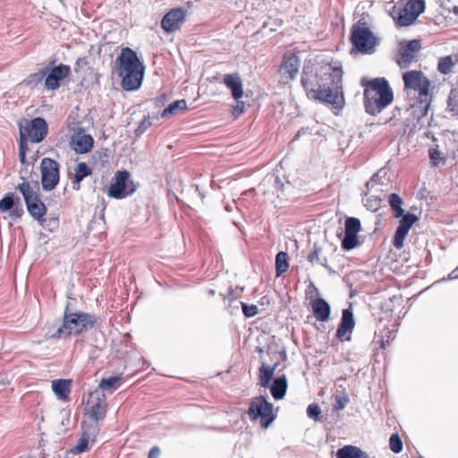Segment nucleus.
<instances>
[{
  "mask_svg": "<svg viewBox=\"0 0 458 458\" xmlns=\"http://www.w3.org/2000/svg\"><path fill=\"white\" fill-rule=\"evenodd\" d=\"M364 206L370 211H377L381 206V198L374 191H364V197L362 199Z\"/></svg>",
  "mask_w": 458,
  "mask_h": 458,
  "instance_id": "7c9ffc66",
  "label": "nucleus"
},
{
  "mask_svg": "<svg viewBox=\"0 0 458 458\" xmlns=\"http://www.w3.org/2000/svg\"><path fill=\"white\" fill-rule=\"evenodd\" d=\"M72 381L69 379H55L52 381V390L58 399L67 400Z\"/></svg>",
  "mask_w": 458,
  "mask_h": 458,
  "instance_id": "bb28decb",
  "label": "nucleus"
},
{
  "mask_svg": "<svg viewBox=\"0 0 458 458\" xmlns=\"http://www.w3.org/2000/svg\"><path fill=\"white\" fill-rule=\"evenodd\" d=\"M388 203L392 210L394 211L395 217H400L403 215L404 209L402 208L403 202L402 198L398 194H389Z\"/></svg>",
  "mask_w": 458,
  "mask_h": 458,
  "instance_id": "f704fd0d",
  "label": "nucleus"
},
{
  "mask_svg": "<svg viewBox=\"0 0 458 458\" xmlns=\"http://www.w3.org/2000/svg\"><path fill=\"white\" fill-rule=\"evenodd\" d=\"M225 210H226V211H228V212L232 211V206H231V205H229V204H226V205H225Z\"/></svg>",
  "mask_w": 458,
  "mask_h": 458,
  "instance_id": "bf43d9fd",
  "label": "nucleus"
},
{
  "mask_svg": "<svg viewBox=\"0 0 458 458\" xmlns=\"http://www.w3.org/2000/svg\"><path fill=\"white\" fill-rule=\"evenodd\" d=\"M405 89L417 91L420 98L432 97L429 93L430 81L420 71H409L403 74Z\"/></svg>",
  "mask_w": 458,
  "mask_h": 458,
  "instance_id": "9d476101",
  "label": "nucleus"
},
{
  "mask_svg": "<svg viewBox=\"0 0 458 458\" xmlns=\"http://www.w3.org/2000/svg\"><path fill=\"white\" fill-rule=\"evenodd\" d=\"M71 73L70 66L59 64L53 68L48 66V71L44 80V88L47 90H55L61 86V81L67 78Z\"/></svg>",
  "mask_w": 458,
  "mask_h": 458,
  "instance_id": "4468645a",
  "label": "nucleus"
},
{
  "mask_svg": "<svg viewBox=\"0 0 458 458\" xmlns=\"http://www.w3.org/2000/svg\"><path fill=\"white\" fill-rule=\"evenodd\" d=\"M10 216L13 218H20L23 215L24 210L19 197H16V205L10 210Z\"/></svg>",
  "mask_w": 458,
  "mask_h": 458,
  "instance_id": "a18cd8bd",
  "label": "nucleus"
},
{
  "mask_svg": "<svg viewBox=\"0 0 458 458\" xmlns=\"http://www.w3.org/2000/svg\"><path fill=\"white\" fill-rule=\"evenodd\" d=\"M274 187L276 189L277 196L280 197V195L283 194L285 186L282 182L281 179L277 176L274 180Z\"/></svg>",
  "mask_w": 458,
  "mask_h": 458,
  "instance_id": "8fccbe9b",
  "label": "nucleus"
},
{
  "mask_svg": "<svg viewBox=\"0 0 458 458\" xmlns=\"http://www.w3.org/2000/svg\"><path fill=\"white\" fill-rule=\"evenodd\" d=\"M98 318L92 313L64 311L62 326L50 338L60 339L72 335H80L96 327Z\"/></svg>",
  "mask_w": 458,
  "mask_h": 458,
  "instance_id": "20e7f679",
  "label": "nucleus"
},
{
  "mask_svg": "<svg viewBox=\"0 0 458 458\" xmlns=\"http://www.w3.org/2000/svg\"><path fill=\"white\" fill-rule=\"evenodd\" d=\"M165 94L161 95L159 98H157L155 100L156 106H160L164 105V100L165 99Z\"/></svg>",
  "mask_w": 458,
  "mask_h": 458,
  "instance_id": "5fc2aeb1",
  "label": "nucleus"
},
{
  "mask_svg": "<svg viewBox=\"0 0 458 458\" xmlns=\"http://www.w3.org/2000/svg\"><path fill=\"white\" fill-rule=\"evenodd\" d=\"M401 220L399 225L394 233L393 245L397 249L401 250L403 247V242L408 234L411 227L418 221V216L411 213H407L400 216Z\"/></svg>",
  "mask_w": 458,
  "mask_h": 458,
  "instance_id": "dca6fc26",
  "label": "nucleus"
},
{
  "mask_svg": "<svg viewBox=\"0 0 458 458\" xmlns=\"http://www.w3.org/2000/svg\"><path fill=\"white\" fill-rule=\"evenodd\" d=\"M236 101H237V108L240 109L241 112H242L243 108H244V103L241 102L239 100H236Z\"/></svg>",
  "mask_w": 458,
  "mask_h": 458,
  "instance_id": "13d9d810",
  "label": "nucleus"
},
{
  "mask_svg": "<svg viewBox=\"0 0 458 458\" xmlns=\"http://www.w3.org/2000/svg\"><path fill=\"white\" fill-rule=\"evenodd\" d=\"M389 447L394 454H400L403 451V442L398 434H392L389 439Z\"/></svg>",
  "mask_w": 458,
  "mask_h": 458,
  "instance_id": "79ce46f5",
  "label": "nucleus"
},
{
  "mask_svg": "<svg viewBox=\"0 0 458 458\" xmlns=\"http://www.w3.org/2000/svg\"><path fill=\"white\" fill-rule=\"evenodd\" d=\"M232 302H234L235 309H238V304L242 306V313L247 318H252L256 316L259 312V309L256 305H248L245 302L242 301H237L236 300H232Z\"/></svg>",
  "mask_w": 458,
  "mask_h": 458,
  "instance_id": "a19ab883",
  "label": "nucleus"
},
{
  "mask_svg": "<svg viewBox=\"0 0 458 458\" xmlns=\"http://www.w3.org/2000/svg\"><path fill=\"white\" fill-rule=\"evenodd\" d=\"M343 71L331 65H304L301 83L307 97L332 106L344 108L345 100L343 91Z\"/></svg>",
  "mask_w": 458,
  "mask_h": 458,
  "instance_id": "f257e3e1",
  "label": "nucleus"
},
{
  "mask_svg": "<svg viewBox=\"0 0 458 458\" xmlns=\"http://www.w3.org/2000/svg\"><path fill=\"white\" fill-rule=\"evenodd\" d=\"M454 62L451 55L441 57L438 60L437 69L442 74H448L454 68Z\"/></svg>",
  "mask_w": 458,
  "mask_h": 458,
  "instance_id": "58836bf2",
  "label": "nucleus"
},
{
  "mask_svg": "<svg viewBox=\"0 0 458 458\" xmlns=\"http://www.w3.org/2000/svg\"><path fill=\"white\" fill-rule=\"evenodd\" d=\"M16 189L22 194L23 199L26 204L29 214L37 221L47 214V207L40 199L38 192V188L35 190L28 182H23L16 187Z\"/></svg>",
  "mask_w": 458,
  "mask_h": 458,
  "instance_id": "423d86ee",
  "label": "nucleus"
},
{
  "mask_svg": "<svg viewBox=\"0 0 458 458\" xmlns=\"http://www.w3.org/2000/svg\"><path fill=\"white\" fill-rule=\"evenodd\" d=\"M151 125V123L148 121V117H145L138 126L136 132L138 134L143 133L149 126Z\"/></svg>",
  "mask_w": 458,
  "mask_h": 458,
  "instance_id": "3c124183",
  "label": "nucleus"
},
{
  "mask_svg": "<svg viewBox=\"0 0 458 458\" xmlns=\"http://www.w3.org/2000/svg\"><path fill=\"white\" fill-rule=\"evenodd\" d=\"M447 107L453 115L458 116V103L455 102L450 96L447 101Z\"/></svg>",
  "mask_w": 458,
  "mask_h": 458,
  "instance_id": "09e8293b",
  "label": "nucleus"
},
{
  "mask_svg": "<svg viewBox=\"0 0 458 458\" xmlns=\"http://www.w3.org/2000/svg\"><path fill=\"white\" fill-rule=\"evenodd\" d=\"M90 417L98 421L103 420L106 413V397L101 391L96 390L89 394Z\"/></svg>",
  "mask_w": 458,
  "mask_h": 458,
  "instance_id": "f3484780",
  "label": "nucleus"
},
{
  "mask_svg": "<svg viewBox=\"0 0 458 458\" xmlns=\"http://www.w3.org/2000/svg\"><path fill=\"white\" fill-rule=\"evenodd\" d=\"M121 377L117 376L102 378L99 382V388L102 391H113L117 388V384Z\"/></svg>",
  "mask_w": 458,
  "mask_h": 458,
  "instance_id": "4c0bfd02",
  "label": "nucleus"
},
{
  "mask_svg": "<svg viewBox=\"0 0 458 458\" xmlns=\"http://www.w3.org/2000/svg\"><path fill=\"white\" fill-rule=\"evenodd\" d=\"M19 159L21 164H24L26 161V153L19 152Z\"/></svg>",
  "mask_w": 458,
  "mask_h": 458,
  "instance_id": "4d7b16f0",
  "label": "nucleus"
},
{
  "mask_svg": "<svg viewBox=\"0 0 458 458\" xmlns=\"http://www.w3.org/2000/svg\"><path fill=\"white\" fill-rule=\"evenodd\" d=\"M349 402H350V399L346 394H344L342 395L337 394L335 396V403L333 404V410L334 411H342L346 407V405L349 403Z\"/></svg>",
  "mask_w": 458,
  "mask_h": 458,
  "instance_id": "37998d69",
  "label": "nucleus"
},
{
  "mask_svg": "<svg viewBox=\"0 0 458 458\" xmlns=\"http://www.w3.org/2000/svg\"><path fill=\"white\" fill-rule=\"evenodd\" d=\"M96 428H92V435L95 436ZM91 433L89 431H84L80 437L77 445L74 447L75 454H81L88 449V445L90 440Z\"/></svg>",
  "mask_w": 458,
  "mask_h": 458,
  "instance_id": "e433bc0d",
  "label": "nucleus"
},
{
  "mask_svg": "<svg viewBox=\"0 0 458 458\" xmlns=\"http://www.w3.org/2000/svg\"><path fill=\"white\" fill-rule=\"evenodd\" d=\"M458 278V268L456 267L448 275V280H454Z\"/></svg>",
  "mask_w": 458,
  "mask_h": 458,
  "instance_id": "6e6d98bb",
  "label": "nucleus"
},
{
  "mask_svg": "<svg viewBox=\"0 0 458 458\" xmlns=\"http://www.w3.org/2000/svg\"><path fill=\"white\" fill-rule=\"evenodd\" d=\"M81 59H78V60H77V62H76V66H81V64H80V63H81Z\"/></svg>",
  "mask_w": 458,
  "mask_h": 458,
  "instance_id": "052dcab7",
  "label": "nucleus"
},
{
  "mask_svg": "<svg viewBox=\"0 0 458 458\" xmlns=\"http://www.w3.org/2000/svg\"><path fill=\"white\" fill-rule=\"evenodd\" d=\"M48 71V66H46L37 72L30 74L23 81L22 84L30 89H35L45 80V76Z\"/></svg>",
  "mask_w": 458,
  "mask_h": 458,
  "instance_id": "c85d7f7f",
  "label": "nucleus"
},
{
  "mask_svg": "<svg viewBox=\"0 0 458 458\" xmlns=\"http://www.w3.org/2000/svg\"><path fill=\"white\" fill-rule=\"evenodd\" d=\"M90 174V167L84 162L79 163L75 168L74 179L72 182V188L78 191L80 189L81 182Z\"/></svg>",
  "mask_w": 458,
  "mask_h": 458,
  "instance_id": "cd10ccee",
  "label": "nucleus"
},
{
  "mask_svg": "<svg viewBox=\"0 0 458 458\" xmlns=\"http://www.w3.org/2000/svg\"><path fill=\"white\" fill-rule=\"evenodd\" d=\"M368 86L364 91V107L368 114L375 115L392 103L394 94L385 78L373 79Z\"/></svg>",
  "mask_w": 458,
  "mask_h": 458,
  "instance_id": "7ed1b4c3",
  "label": "nucleus"
},
{
  "mask_svg": "<svg viewBox=\"0 0 458 458\" xmlns=\"http://www.w3.org/2000/svg\"><path fill=\"white\" fill-rule=\"evenodd\" d=\"M276 367V365L269 367L262 364L259 368V385L262 387L267 388L270 386V381L274 376Z\"/></svg>",
  "mask_w": 458,
  "mask_h": 458,
  "instance_id": "2f4dec72",
  "label": "nucleus"
},
{
  "mask_svg": "<svg viewBox=\"0 0 458 458\" xmlns=\"http://www.w3.org/2000/svg\"><path fill=\"white\" fill-rule=\"evenodd\" d=\"M355 327L353 313L351 308L344 309L342 311V318L338 328L336 330L337 338L346 341L351 340V333Z\"/></svg>",
  "mask_w": 458,
  "mask_h": 458,
  "instance_id": "aec40b11",
  "label": "nucleus"
},
{
  "mask_svg": "<svg viewBox=\"0 0 458 458\" xmlns=\"http://www.w3.org/2000/svg\"><path fill=\"white\" fill-rule=\"evenodd\" d=\"M424 9V0H400L392 7L390 15L397 26L405 27L412 24Z\"/></svg>",
  "mask_w": 458,
  "mask_h": 458,
  "instance_id": "39448f33",
  "label": "nucleus"
},
{
  "mask_svg": "<svg viewBox=\"0 0 458 458\" xmlns=\"http://www.w3.org/2000/svg\"><path fill=\"white\" fill-rule=\"evenodd\" d=\"M59 168V164L50 157H44L41 160V183L44 191H52L58 184L60 179Z\"/></svg>",
  "mask_w": 458,
  "mask_h": 458,
  "instance_id": "9b49d317",
  "label": "nucleus"
},
{
  "mask_svg": "<svg viewBox=\"0 0 458 458\" xmlns=\"http://www.w3.org/2000/svg\"><path fill=\"white\" fill-rule=\"evenodd\" d=\"M135 191L136 186L130 180V173L123 170L115 174L114 182L109 186L108 194L110 197L120 199L131 195Z\"/></svg>",
  "mask_w": 458,
  "mask_h": 458,
  "instance_id": "1a4fd4ad",
  "label": "nucleus"
},
{
  "mask_svg": "<svg viewBox=\"0 0 458 458\" xmlns=\"http://www.w3.org/2000/svg\"><path fill=\"white\" fill-rule=\"evenodd\" d=\"M421 47L419 39L410 40L405 46L400 48V57L397 61L402 68H407L411 62L415 58L416 55Z\"/></svg>",
  "mask_w": 458,
  "mask_h": 458,
  "instance_id": "412c9836",
  "label": "nucleus"
},
{
  "mask_svg": "<svg viewBox=\"0 0 458 458\" xmlns=\"http://www.w3.org/2000/svg\"><path fill=\"white\" fill-rule=\"evenodd\" d=\"M15 205L16 197L13 193H8L0 200V211H10L13 208H14Z\"/></svg>",
  "mask_w": 458,
  "mask_h": 458,
  "instance_id": "ea45409f",
  "label": "nucleus"
},
{
  "mask_svg": "<svg viewBox=\"0 0 458 458\" xmlns=\"http://www.w3.org/2000/svg\"><path fill=\"white\" fill-rule=\"evenodd\" d=\"M288 254L285 251H279L276 256V276H280L287 271L289 267Z\"/></svg>",
  "mask_w": 458,
  "mask_h": 458,
  "instance_id": "72a5a7b5",
  "label": "nucleus"
},
{
  "mask_svg": "<svg viewBox=\"0 0 458 458\" xmlns=\"http://www.w3.org/2000/svg\"><path fill=\"white\" fill-rule=\"evenodd\" d=\"M311 308L317 320L325 322L329 319L331 309L329 303L322 298L311 301Z\"/></svg>",
  "mask_w": 458,
  "mask_h": 458,
  "instance_id": "b1692460",
  "label": "nucleus"
},
{
  "mask_svg": "<svg viewBox=\"0 0 458 458\" xmlns=\"http://www.w3.org/2000/svg\"><path fill=\"white\" fill-rule=\"evenodd\" d=\"M186 12L183 8L169 11L161 21V27L166 32H174L180 29L185 21Z\"/></svg>",
  "mask_w": 458,
  "mask_h": 458,
  "instance_id": "a211bd4d",
  "label": "nucleus"
},
{
  "mask_svg": "<svg viewBox=\"0 0 458 458\" xmlns=\"http://www.w3.org/2000/svg\"><path fill=\"white\" fill-rule=\"evenodd\" d=\"M428 155L430 159L433 161V164L436 165L437 161L439 159L440 153L436 148H430L428 151Z\"/></svg>",
  "mask_w": 458,
  "mask_h": 458,
  "instance_id": "603ef678",
  "label": "nucleus"
},
{
  "mask_svg": "<svg viewBox=\"0 0 458 458\" xmlns=\"http://www.w3.org/2000/svg\"><path fill=\"white\" fill-rule=\"evenodd\" d=\"M300 58L294 54H285L280 67L281 77L284 81H293L299 72Z\"/></svg>",
  "mask_w": 458,
  "mask_h": 458,
  "instance_id": "6ab92c4d",
  "label": "nucleus"
},
{
  "mask_svg": "<svg viewBox=\"0 0 458 458\" xmlns=\"http://www.w3.org/2000/svg\"><path fill=\"white\" fill-rule=\"evenodd\" d=\"M321 410L317 403H311L307 408V415L310 419L318 420Z\"/></svg>",
  "mask_w": 458,
  "mask_h": 458,
  "instance_id": "49530a36",
  "label": "nucleus"
},
{
  "mask_svg": "<svg viewBox=\"0 0 458 458\" xmlns=\"http://www.w3.org/2000/svg\"><path fill=\"white\" fill-rule=\"evenodd\" d=\"M287 390V379L284 375L276 377L270 386V392L274 399L281 400L284 397Z\"/></svg>",
  "mask_w": 458,
  "mask_h": 458,
  "instance_id": "a878e982",
  "label": "nucleus"
},
{
  "mask_svg": "<svg viewBox=\"0 0 458 458\" xmlns=\"http://www.w3.org/2000/svg\"><path fill=\"white\" fill-rule=\"evenodd\" d=\"M336 458H369V455L358 446L347 445L337 450Z\"/></svg>",
  "mask_w": 458,
  "mask_h": 458,
  "instance_id": "393cba45",
  "label": "nucleus"
},
{
  "mask_svg": "<svg viewBox=\"0 0 458 458\" xmlns=\"http://www.w3.org/2000/svg\"><path fill=\"white\" fill-rule=\"evenodd\" d=\"M386 172L384 169H379L377 173H375L369 181L366 183V190L369 191H374L376 193L381 192L382 190L379 189V186H383L385 183L382 181V178L385 177Z\"/></svg>",
  "mask_w": 458,
  "mask_h": 458,
  "instance_id": "c756f323",
  "label": "nucleus"
},
{
  "mask_svg": "<svg viewBox=\"0 0 458 458\" xmlns=\"http://www.w3.org/2000/svg\"><path fill=\"white\" fill-rule=\"evenodd\" d=\"M247 413L251 420L260 419L261 425L267 428L275 420L273 415V404L268 403L264 396H259L251 401Z\"/></svg>",
  "mask_w": 458,
  "mask_h": 458,
  "instance_id": "0eeeda50",
  "label": "nucleus"
},
{
  "mask_svg": "<svg viewBox=\"0 0 458 458\" xmlns=\"http://www.w3.org/2000/svg\"><path fill=\"white\" fill-rule=\"evenodd\" d=\"M115 71L122 79L121 86L124 90H136L141 86L145 67L131 48L122 49L115 59Z\"/></svg>",
  "mask_w": 458,
  "mask_h": 458,
  "instance_id": "f03ea898",
  "label": "nucleus"
},
{
  "mask_svg": "<svg viewBox=\"0 0 458 458\" xmlns=\"http://www.w3.org/2000/svg\"><path fill=\"white\" fill-rule=\"evenodd\" d=\"M320 247H318L317 244H314L313 250L310 251L307 257L308 261L310 262L311 264L318 263L324 267H326L330 273H335L332 267L327 265V258L324 257L323 259H320Z\"/></svg>",
  "mask_w": 458,
  "mask_h": 458,
  "instance_id": "473e14b6",
  "label": "nucleus"
},
{
  "mask_svg": "<svg viewBox=\"0 0 458 458\" xmlns=\"http://www.w3.org/2000/svg\"><path fill=\"white\" fill-rule=\"evenodd\" d=\"M186 108L187 103L184 99L176 100L163 110L161 116L166 118Z\"/></svg>",
  "mask_w": 458,
  "mask_h": 458,
  "instance_id": "c9c22d12",
  "label": "nucleus"
},
{
  "mask_svg": "<svg viewBox=\"0 0 458 458\" xmlns=\"http://www.w3.org/2000/svg\"><path fill=\"white\" fill-rule=\"evenodd\" d=\"M432 101V97L428 98H420L418 97L417 101L411 105L410 108L407 109L406 113L408 114V117L406 118L408 124H412V126H416L420 121L425 117L428 112L430 104Z\"/></svg>",
  "mask_w": 458,
  "mask_h": 458,
  "instance_id": "2eb2a0df",
  "label": "nucleus"
},
{
  "mask_svg": "<svg viewBox=\"0 0 458 458\" xmlns=\"http://www.w3.org/2000/svg\"><path fill=\"white\" fill-rule=\"evenodd\" d=\"M20 130H23L31 142L39 143L47 137L48 126L44 118L36 117L28 122L25 126L21 127Z\"/></svg>",
  "mask_w": 458,
  "mask_h": 458,
  "instance_id": "f8f14e48",
  "label": "nucleus"
},
{
  "mask_svg": "<svg viewBox=\"0 0 458 458\" xmlns=\"http://www.w3.org/2000/svg\"><path fill=\"white\" fill-rule=\"evenodd\" d=\"M441 7L447 14L454 13L455 16H458V5L451 0L443 1Z\"/></svg>",
  "mask_w": 458,
  "mask_h": 458,
  "instance_id": "c03bdc74",
  "label": "nucleus"
},
{
  "mask_svg": "<svg viewBox=\"0 0 458 458\" xmlns=\"http://www.w3.org/2000/svg\"><path fill=\"white\" fill-rule=\"evenodd\" d=\"M72 142L77 153L85 154L92 149L94 140L91 135L84 133L81 129L72 136Z\"/></svg>",
  "mask_w": 458,
  "mask_h": 458,
  "instance_id": "4be33fe9",
  "label": "nucleus"
},
{
  "mask_svg": "<svg viewBox=\"0 0 458 458\" xmlns=\"http://www.w3.org/2000/svg\"><path fill=\"white\" fill-rule=\"evenodd\" d=\"M161 450L158 446H154L150 449L148 453V458H158L160 455Z\"/></svg>",
  "mask_w": 458,
  "mask_h": 458,
  "instance_id": "864d4df0",
  "label": "nucleus"
},
{
  "mask_svg": "<svg viewBox=\"0 0 458 458\" xmlns=\"http://www.w3.org/2000/svg\"><path fill=\"white\" fill-rule=\"evenodd\" d=\"M360 222L356 217H347L344 222V236L342 240V248L344 250H351L360 243L358 233L360 231Z\"/></svg>",
  "mask_w": 458,
  "mask_h": 458,
  "instance_id": "ddd939ff",
  "label": "nucleus"
},
{
  "mask_svg": "<svg viewBox=\"0 0 458 458\" xmlns=\"http://www.w3.org/2000/svg\"><path fill=\"white\" fill-rule=\"evenodd\" d=\"M27 140L28 137L23 132V130H20V142H19V152H27L28 146H27Z\"/></svg>",
  "mask_w": 458,
  "mask_h": 458,
  "instance_id": "de8ad7c7",
  "label": "nucleus"
},
{
  "mask_svg": "<svg viewBox=\"0 0 458 458\" xmlns=\"http://www.w3.org/2000/svg\"><path fill=\"white\" fill-rule=\"evenodd\" d=\"M223 82L231 90V94L235 100L243 97L242 81L238 73L225 74Z\"/></svg>",
  "mask_w": 458,
  "mask_h": 458,
  "instance_id": "5701e85b",
  "label": "nucleus"
},
{
  "mask_svg": "<svg viewBox=\"0 0 458 458\" xmlns=\"http://www.w3.org/2000/svg\"><path fill=\"white\" fill-rule=\"evenodd\" d=\"M351 42L353 47L360 53H371L376 46V38L372 31L365 26L355 24L352 28Z\"/></svg>",
  "mask_w": 458,
  "mask_h": 458,
  "instance_id": "6e6552de",
  "label": "nucleus"
}]
</instances>
